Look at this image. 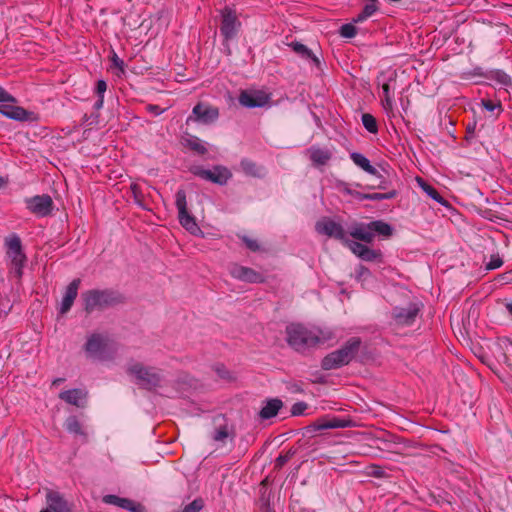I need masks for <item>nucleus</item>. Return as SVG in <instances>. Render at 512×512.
Listing matches in <instances>:
<instances>
[{
    "label": "nucleus",
    "mask_w": 512,
    "mask_h": 512,
    "mask_svg": "<svg viewBox=\"0 0 512 512\" xmlns=\"http://www.w3.org/2000/svg\"><path fill=\"white\" fill-rule=\"evenodd\" d=\"M288 344L296 351L303 352L311 347L324 344L333 338V333L321 329H309L302 324L286 327Z\"/></svg>",
    "instance_id": "obj_1"
},
{
    "label": "nucleus",
    "mask_w": 512,
    "mask_h": 512,
    "mask_svg": "<svg viewBox=\"0 0 512 512\" xmlns=\"http://www.w3.org/2000/svg\"><path fill=\"white\" fill-rule=\"evenodd\" d=\"M84 310L90 314L96 310H104L119 303L123 298L117 292L110 289H91L81 294Z\"/></svg>",
    "instance_id": "obj_2"
},
{
    "label": "nucleus",
    "mask_w": 512,
    "mask_h": 512,
    "mask_svg": "<svg viewBox=\"0 0 512 512\" xmlns=\"http://www.w3.org/2000/svg\"><path fill=\"white\" fill-rule=\"evenodd\" d=\"M361 340L350 338L340 349L326 355L321 363L324 370H333L349 364L360 350Z\"/></svg>",
    "instance_id": "obj_3"
},
{
    "label": "nucleus",
    "mask_w": 512,
    "mask_h": 512,
    "mask_svg": "<svg viewBox=\"0 0 512 512\" xmlns=\"http://www.w3.org/2000/svg\"><path fill=\"white\" fill-rule=\"evenodd\" d=\"M127 373L136 379V383L145 389H156L161 387L163 376L161 371L154 367L144 366L142 363L134 362L127 367Z\"/></svg>",
    "instance_id": "obj_4"
},
{
    "label": "nucleus",
    "mask_w": 512,
    "mask_h": 512,
    "mask_svg": "<svg viewBox=\"0 0 512 512\" xmlns=\"http://www.w3.org/2000/svg\"><path fill=\"white\" fill-rule=\"evenodd\" d=\"M176 207L178 209V219L182 227L192 235L198 236L203 232L196 222V219L188 211L186 193L180 189L176 193Z\"/></svg>",
    "instance_id": "obj_5"
},
{
    "label": "nucleus",
    "mask_w": 512,
    "mask_h": 512,
    "mask_svg": "<svg viewBox=\"0 0 512 512\" xmlns=\"http://www.w3.org/2000/svg\"><path fill=\"white\" fill-rule=\"evenodd\" d=\"M7 255L11 261L12 271L17 278L22 277L23 267L26 256L22 250L21 240L18 236L13 235L6 239Z\"/></svg>",
    "instance_id": "obj_6"
},
{
    "label": "nucleus",
    "mask_w": 512,
    "mask_h": 512,
    "mask_svg": "<svg viewBox=\"0 0 512 512\" xmlns=\"http://www.w3.org/2000/svg\"><path fill=\"white\" fill-rule=\"evenodd\" d=\"M25 204L26 208L37 217H46L53 209V200L47 194L26 198Z\"/></svg>",
    "instance_id": "obj_7"
},
{
    "label": "nucleus",
    "mask_w": 512,
    "mask_h": 512,
    "mask_svg": "<svg viewBox=\"0 0 512 512\" xmlns=\"http://www.w3.org/2000/svg\"><path fill=\"white\" fill-rule=\"evenodd\" d=\"M192 173L204 180L224 185L231 178L230 171L223 166H215L213 169H204L202 167H194Z\"/></svg>",
    "instance_id": "obj_8"
},
{
    "label": "nucleus",
    "mask_w": 512,
    "mask_h": 512,
    "mask_svg": "<svg viewBox=\"0 0 512 512\" xmlns=\"http://www.w3.org/2000/svg\"><path fill=\"white\" fill-rule=\"evenodd\" d=\"M15 104L16 102H2L0 104V114L20 122H33L37 120V116L34 112L28 111Z\"/></svg>",
    "instance_id": "obj_9"
},
{
    "label": "nucleus",
    "mask_w": 512,
    "mask_h": 512,
    "mask_svg": "<svg viewBox=\"0 0 512 512\" xmlns=\"http://www.w3.org/2000/svg\"><path fill=\"white\" fill-rule=\"evenodd\" d=\"M219 117V109L205 103H198L194 106L192 114L187 118L190 121L201 122L203 124H211Z\"/></svg>",
    "instance_id": "obj_10"
},
{
    "label": "nucleus",
    "mask_w": 512,
    "mask_h": 512,
    "mask_svg": "<svg viewBox=\"0 0 512 512\" xmlns=\"http://www.w3.org/2000/svg\"><path fill=\"white\" fill-rule=\"evenodd\" d=\"M229 274L236 280L247 282V283H263L265 282V277L258 271L239 265L237 263H232L229 266Z\"/></svg>",
    "instance_id": "obj_11"
},
{
    "label": "nucleus",
    "mask_w": 512,
    "mask_h": 512,
    "mask_svg": "<svg viewBox=\"0 0 512 512\" xmlns=\"http://www.w3.org/2000/svg\"><path fill=\"white\" fill-rule=\"evenodd\" d=\"M221 16V34L225 37V39H231L236 35L237 30L240 26V22L237 19L236 12L230 7H225L221 11Z\"/></svg>",
    "instance_id": "obj_12"
},
{
    "label": "nucleus",
    "mask_w": 512,
    "mask_h": 512,
    "mask_svg": "<svg viewBox=\"0 0 512 512\" xmlns=\"http://www.w3.org/2000/svg\"><path fill=\"white\" fill-rule=\"evenodd\" d=\"M269 99V95L261 90H243L238 98L239 103L248 108L263 107Z\"/></svg>",
    "instance_id": "obj_13"
},
{
    "label": "nucleus",
    "mask_w": 512,
    "mask_h": 512,
    "mask_svg": "<svg viewBox=\"0 0 512 512\" xmlns=\"http://www.w3.org/2000/svg\"><path fill=\"white\" fill-rule=\"evenodd\" d=\"M108 347V339L107 337L101 335V334H92L86 344H85V351L88 354L89 357L95 358V359H103L104 353Z\"/></svg>",
    "instance_id": "obj_14"
},
{
    "label": "nucleus",
    "mask_w": 512,
    "mask_h": 512,
    "mask_svg": "<svg viewBox=\"0 0 512 512\" xmlns=\"http://www.w3.org/2000/svg\"><path fill=\"white\" fill-rule=\"evenodd\" d=\"M315 228L318 233L341 240L344 243L348 239L343 227L333 220L324 218L316 223Z\"/></svg>",
    "instance_id": "obj_15"
},
{
    "label": "nucleus",
    "mask_w": 512,
    "mask_h": 512,
    "mask_svg": "<svg viewBox=\"0 0 512 512\" xmlns=\"http://www.w3.org/2000/svg\"><path fill=\"white\" fill-rule=\"evenodd\" d=\"M419 312V308L415 304L407 307H396L393 310V318L397 325L407 326L414 323Z\"/></svg>",
    "instance_id": "obj_16"
},
{
    "label": "nucleus",
    "mask_w": 512,
    "mask_h": 512,
    "mask_svg": "<svg viewBox=\"0 0 512 512\" xmlns=\"http://www.w3.org/2000/svg\"><path fill=\"white\" fill-rule=\"evenodd\" d=\"M46 500L47 508L50 509L51 512H71L69 503L57 491L48 490Z\"/></svg>",
    "instance_id": "obj_17"
},
{
    "label": "nucleus",
    "mask_w": 512,
    "mask_h": 512,
    "mask_svg": "<svg viewBox=\"0 0 512 512\" xmlns=\"http://www.w3.org/2000/svg\"><path fill=\"white\" fill-rule=\"evenodd\" d=\"M59 398L70 405L85 407L87 392L83 389L65 390L59 393Z\"/></svg>",
    "instance_id": "obj_18"
},
{
    "label": "nucleus",
    "mask_w": 512,
    "mask_h": 512,
    "mask_svg": "<svg viewBox=\"0 0 512 512\" xmlns=\"http://www.w3.org/2000/svg\"><path fill=\"white\" fill-rule=\"evenodd\" d=\"M81 280L79 278L74 279L66 288L64 297L61 302L60 313H67L78 295V289L80 286Z\"/></svg>",
    "instance_id": "obj_19"
},
{
    "label": "nucleus",
    "mask_w": 512,
    "mask_h": 512,
    "mask_svg": "<svg viewBox=\"0 0 512 512\" xmlns=\"http://www.w3.org/2000/svg\"><path fill=\"white\" fill-rule=\"evenodd\" d=\"M130 190L134 199V202L145 210H151L150 208V193L149 188H144L138 183H132L130 185Z\"/></svg>",
    "instance_id": "obj_20"
},
{
    "label": "nucleus",
    "mask_w": 512,
    "mask_h": 512,
    "mask_svg": "<svg viewBox=\"0 0 512 512\" xmlns=\"http://www.w3.org/2000/svg\"><path fill=\"white\" fill-rule=\"evenodd\" d=\"M308 152L310 160L316 167L325 166L333 156V152L330 149L315 146L311 147Z\"/></svg>",
    "instance_id": "obj_21"
},
{
    "label": "nucleus",
    "mask_w": 512,
    "mask_h": 512,
    "mask_svg": "<svg viewBox=\"0 0 512 512\" xmlns=\"http://www.w3.org/2000/svg\"><path fill=\"white\" fill-rule=\"evenodd\" d=\"M349 234L360 241L365 243H371L374 240V235H372L370 223H358L351 227Z\"/></svg>",
    "instance_id": "obj_22"
},
{
    "label": "nucleus",
    "mask_w": 512,
    "mask_h": 512,
    "mask_svg": "<svg viewBox=\"0 0 512 512\" xmlns=\"http://www.w3.org/2000/svg\"><path fill=\"white\" fill-rule=\"evenodd\" d=\"M283 407V402L278 399H269L265 402L264 406L259 411V417L262 420H268L275 417L279 410Z\"/></svg>",
    "instance_id": "obj_23"
},
{
    "label": "nucleus",
    "mask_w": 512,
    "mask_h": 512,
    "mask_svg": "<svg viewBox=\"0 0 512 512\" xmlns=\"http://www.w3.org/2000/svg\"><path fill=\"white\" fill-rule=\"evenodd\" d=\"M183 145L196 154L204 155L207 152L205 144L196 136L187 134L183 137Z\"/></svg>",
    "instance_id": "obj_24"
},
{
    "label": "nucleus",
    "mask_w": 512,
    "mask_h": 512,
    "mask_svg": "<svg viewBox=\"0 0 512 512\" xmlns=\"http://www.w3.org/2000/svg\"><path fill=\"white\" fill-rule=\"evenodd\" d=\"M348 426V422L345 420H341L338 418L325 419L321 418L315 421L314 428L315 430H325L332 428H344Z\"/></svg>",
    "instance_id": "obj_25"
},
{
    "label": "nucleus",
    "mask_w": 512,
    "mask_h": 512,
    "mask_svg": "<svg viewBox=\"0 0 512 512\" xmlns=\"http://www.w3.org/2000/svg\"><path fill=\"white\" fill-rule=\"evenodd\" d=\"M289 46L295 53L305 59H310L316 66L320 65L319 58L304 44L299 42H292Z\"/></svg>",
    "instance_id": "obj_26"
},
{
    "label": "nucleus",
    "mask_w": 512,
    "mask_h": 512,
    "mask_svg": "<svg viewBox=\"0 0 512 512\" xmlns=\"http://www.w3.org/2000/svg\"><path fill=\"white\" fill-rule=\"evenodd\" d=\"M64 425L68 432L82 436L84 439L87 438L83 425L76 416H69Z\"/></svg>",
    "instance_id": "obj_27"
},
{
    "label": "nucleus",
    "mask_w": 512,
    "mask_h": 512,
    "mask_svg": "<svg viewBox=\"0 0 512 512\" xmlns=\"http://www.w3.org/2000/svg\"><path fill=\"white\" fill-rule=\"evenodd\" d=\"M352 161L357 165L359 166L360 168H362L365 172L371 174V175H376L378 172L376 170V168H374L371 164H370V161L362 154L360 153H352L350 155Z\"/></svg>",
    "instance_id": "obj_28"
},
{
    "label": "nucleus",
    "mask_w": 512,
    "mask_h": 512,
    "mask_svg": "<svg viewBox=\"0 0 512 512\" xmlns=\"http://www.w3.org/2000/svg\"><path fill=\"white\" fill-rule=\"evenodd\" d=\"M383 96L381 99L384 110L390 114L393 112V99L391 95L390 83L386 82L382 84Z\"/></svg>",
    "instance_id": "obj_29"
},
{
    "label": "nucleus",
    "mask_w": 512,
    "mask_h": 512,
    "mask_svg": "<svg viewBox=\"0 0 512 512\" xmlns=\"http://www.w3.org/2000/svg\"><path fill=\"white\" fill-rule=\"evenodd\" d=\"M370 227L372 231V235L375 236V233L383 236H391L392 235V228L389 224L383 222V221H372L370 222Z\"/></svg>",
    "instance_id": "obj_30"
},
{
    "label": "nucleus",
    "mask_w": 512,
    "mask_h": 512,
    "mask_svg": "<svg viewBox=\"0 0 512 512\" xmlns=\"http://www.w3.org/2000/svg\"><path fill=\"white\" fill-rule=\"evenodd\" d=\"M240 165H241L242 170L248 175H251V176H260L261 175L262 168L250 160H247V159L242 160Z\"/></svg>",
    "instance_id": "obj_31"
},
{
    "label": "nucleus",
    "mask_w": 512,
    "mask_h": 512,
    "mask_svg": "<svg viewBox=\"0 0 512 512\" xmlns=\"http://www.w3.org/2000/svg\"><path fill=\"white\" fill-rule=\"evenodd\" d=\"M419 183L421 188L435 201H437L440 204H444L446 201L444 198L439 194V192L431 185L424 182L422 179H419Z\"/></svg>",
    "instance_id": "obj_32"
},
{
    "label": "nucleus",
    "mask_w": 512,
    "mask_h": 512,
    "mask_svg": "<svg viewBox=\"0 0 512 512\" xmlns=\"http://www.w3.org/2000/svg\"><path fill=\"white\" fill-rule=\"evenodd\" d=\"M397 195V192L395 190L389 191L387 193H365L364 196H360L361 199L364 200H373V201H381L386 199H392L395 198Z\"/></svg>",
    "instance_id": "obj_33"
},
{
    "label": "nucleus",
    "mask_w": 512,
    "mask_h": 512,
    "mask_svg": "<svg viewBox=\"0 0 512 512\" xmlns=\"http://www.w3.org/2000/svg\"><path fill=\"white\" fill-rule=\"evenodd\" d=\"M119 507L123 508L125 510H128L130 512H145L144 506H142L140 503H136L127 498L121 499V502L119 503Z\"/></svg>",
    "instance_id": "obj_34"
},
{
    "label": "nucleus",
    "mask_w": 512,
    "mask_h": 512,
    "mask_svg": "<svg viewBox=\"0 0 512 512\" xmlns=\"http://www.w3.org/2000/svg\"><path fill=\"white\" fill-rule=\"evenodd\" d=\"M337 189L347 195L353 196L358 200H362L360 196H364L365 193L358 192L356 190H353L350 186V184L344 182V181H338L336 184Z\"/></svg>",
    "instance_id": "obj_35"
},
{
    "label": "nucleus",
    "mask_w": 512,
    "mask_h": 512,
    "mask_svg": "<svg viewBox=\"0 0 512 512\" xmlns=\"http://www.w3.org/2000/svg\"><path fill=\"white\" fill-rule=\"evenodd\" d=\"M362 124L366 128V130L369 131L370 133H377L378 126H377L376 119L373 115H371L369 113H364L362 115Z\"/></svg>",
    "instance_id": "obj_36"
},
{
    "label": "nucleus",
    "mask_w": 512,
    "mask_h": 512,
    "mask_svg": "<svg viewBox=\"0 0 512 512\" xmlns=\"http://www.w3.org/2000/svg\"><path fill=\"white\" fill-rule=\"evenodd\" d=\"M491 78L496 80L502 85H510L511 84V78L508 74L501 70H496L491 72Z\"/></svg>",
    "instance_id": "obj_37"
},
{
    "label": "nucleus",
    "mask_w": 512,
    "mask_h": 512,
    "mask_svg": "<svg viewBox=\"0 0 512 512\" xmlns=\"http://www.w3.org/2000/svg\"><path fill=\"white\" fill-rule=\"evenodd\" d=\"M345 244L350 248V250L355 254L357 255L359 258L362 257L363 255V252L365 250V248L367 247L366 245L364 244H361L359 242H356V241H351L349 239L346 240Z\"/></svg>",
    "instance_id": "obj_38"
},
{
    "label": "nucleus",
    "mask_w": 512,
    "mask_h": 512,
    "mask_svg": "<svg viewBox=\"0 0 512 512\" xmlns=\"http://www.w3.org/2000/svg\"><path fill=\"white\" fill-rule=\"evenodd\" d=\"M204 507V501L201 498L194 499L191 503L186 505L182 512H200Z\"/></svg>",
    "instance_id": "obj_39"
},
{
    "label": "nucleus",
    "mask_w": 512,
    "mask_h": 512,
    "mask_svg": "<svg viewBox=\"0 0 512 512\" xmlns=\"http://www.w3.org/2000/svg\"><path fill=\"white\" fill-rule=\"evenodd\" d=\"M339 33L344 38H353L357 34V29L352 23H348L341 26Z\"/></svg>",
    "instance_id": "obj_40"
},
{
    "label": "nucleus",
    "mask_w": 512,
    "mask_h": 512,
    "mask_svg": "<svg viewBox=\"0 0 512 512\" xmlns=\"http://www.w3.org/2000/svg\"><path fill=\"white\" fill-rule=\"evenodd\" d=\"M381 256L382 255L379 250H373L369 247H366L361 259L364 261H374V260L381 258Z\"/></svg>",
    "instance_id": "obj_41"
},
{
    "label": "nucleus",
    "mask_w": 512,
    "mask_h": 512,
    "mask_svg": "<svg viewBox=\"0 0 512 512\" xmlns=\"http://www.w3.org/2000/svg\"><path fill=\"white\" fill-rule=\"evenodd\" d=\"M229 436L228 428L226 425L220 426L214 433L213 439L218 442H224Z\"/></svg>",
    "instance_id": "obj_42"
},
{
    "label": "nucleus",
    "mask_w": 512,
    "mask_h": 512,
    "mask_svg": "<svg viewBox=\"0 0 512 512\" xmlns=\"http://www.w3.org/2000/svg\"><path fill=\"white\" fill-rule=\"evenodd\" d=\"M369 475L376 477V478H385L387 477V474L385 473L384 469L376 464H372L369 466Z\"/></svg>",
    "instance_id": "obj_43"
},
{
    "label": "nucleus",
    "mask_w": 512,
    "mask_h": 512,
    "mask_svg": "<svg viewBox=\"0 0 512 512\" xmlns=\"http://www.w3.org/2000/svg\"><path fill=\"white\" fill-rule=\"evenodd\" d=\"M242 241L245 243L246 247L253 252H256L260 249V246H259L257 240H255V239H251L247 236H243Z\"/></svg>",
    "instance_id": "obj_44"
},
{
    "label": "nucleus",
    "mask_w": 512,
    "mask_h": 512,
    "mask_svg": "<svg viewBox=\"0 0 512 512\" xmlns=\"http://www.w3.org/2000/svg\"><path fill=\"white\" fill-rule=\"evenodd\" d=\"M482 105L488 111H494L496 108H501V103L499 101L495 102L490 99H483Z\"/></svg>",
    "instance_id": "obj_45"
},
{
    "label": "nucleus",
    "mask_w": 512,
    "mask_h": 512,
    "mask_svg": "<svg viewBox=\"0 0 512 512\" xmlns=\"http://www.w3.org/2000/svg\"><path fill=\"white\" fill-rule=\"evenodd\" d=\"M121 499L122 498L119 496L109 494V495H105L102 500L106 504L115 505V506L119 507V503L121 502Z\"/></svg>",
    "instance_id": "obj_46"
},
{
    "label": "nucleus",
    "mask_w": 512,
    "mask_h": 512,
    "mask_svg": "<svg viewBox=\"0 0 512 512\" xmlns=\"http://www.w3.org/2000/svg\"><path fill=\"white\" fill-rule=\"evenodd\" d=\"M2 102H17V99L0 86V104Z\"/></svg>",
    "instance_id": "obj_47"
},
{
    "label": "nucleus",
    "mask_w": 512,
    "mask_h": 512,
    "mask_svg": "<svg viewBox=\"0 0 512 512\" xmlns=\"http://www.w3.org/2000/svg\"><path fill=\"white\" fill-rule=\"evenodd\" d=\"M306 408H307L306 403L298 402L292 406L291 413H292V415H300L305 411Z\"/></svg>",
    "instance_id": "obj_48"
},
{
    "label": "nucleus",
    "mask_w": 512,
    "mask_h": 512,
    "mask_svg": "<svg viewBox=\"0 0 512 512\" xmlns=\"http://www.w3.org/2000/svg\"><path fill=\"white\" fill-rule=\"evenodd\" d=\"M377 9L378 7L376 6V2H371L364 6L362 12L369 18L377 11Z\"/></svg>",
    "instance_id": "obj_49"
},
{
    "label": "nucleus",
    "mask_w": 512,
    "mask_h": 512,
    "mask_svg": "<svg viewBox=\"0 0 512 512\" xmlns=\"http://www.w3.org/2000/svg\"><path fill=\"white\" fill-rule=\"evenodd\" d=\"M290 458H291V454L290 453H287L285 455H280L276 459L275 467L276 468H281L282 466H284L289 461Z\"/></svg>",
    "instance_id": "obj_50"
},
{
    "label": "nucleus",
    "mask_w": 512,
    "mask_h": 512,
    "mask_svg": "<svg viewBox=\"0 0 512 512\" xmlns=\"http://www.w3.org/2000/svg\"><path fill=\"white\" fill-rule=\"evenodd\" d=\"M106 89H107V84L104 80L97 81L96 93L99 97L104 96Z\"/></svg>",
    "instance_id": "obj_51"
},
{
    "label": "nucleus",
    "mask_w": 512,
    "mask_h": 512,
    "mask_svg": "<svg viewBox=\"0 0 512 512\" xmlns=\"http://www.w3.org/2000/svg\"><path fill=\"white\" fill-rule=\"evenodd\" d=\"M111 60L115 67L119 68L122 72L124 71V62L116 55V53H113Z\"/></svg>",
    "instance_id": "obj_52"
},
{
    "label": "nucleus",
    "mask_w": 512,
    "mask_h": 512,
    "mask_svg": "<svg viewBox=\"0 0 512 512\" xmlns=\"http://www.w3.org/2000/svg\"><path fill=\"white\" fill-rule=\"evenodd\" d=\"M502 260L497 258V259H492L488 264H487V269L489 270H492V269H496V268H499L501 265H502Z\"/></svg>",
    "instance_id": "obj_53"
},
{
    "label": "nucleus",
    "mask_w": 512,
    "mask_h": 512,
    "mask_svg": "<svg viewBox=\"0 0 512 512\" xmlns=\"http://www.w3.org/2000/svg\"><path fill=\"white\" fill-rule=\"evenodd\" d=\"M147 109H148V111H150L156 115H159L163 112V110L157 105H148Z\"/></svg>",
    "instance_id": "obj_54"
},
{
    "label": "nucleus",
    "mask_w": 512,
    "mask_h": 512,
    "mask_svg": "<svg viewBox=\"0 0 512 512\" xmlns=\"http://www.w3.org/2000/svg\"><path fill=\"white\" fill-rule=\"evenodd\" d=\"M368 17L361 11L354 19L353 21L355 23H360V22H363L367 19Z\"/></svg>",
    "instance_id": "obj_55"
},
{
    "label": "nucleus",
    "mask_w": 512,
    "mask_h": 512,
    "mask_svg": "<svg viewBox=\"0 0 512 512\" xmlns=\"http://www.w3.org/2000/svg\"><path fill=\"white\" fill-rule=\"evenodd\" d=\"M216 371H217V373L219 374V376H220L221 378H226V377H227V375H228V372L225 370V368H224V367H217V368H216Z\"/></svg>",
    "instance_id": "obj_56"
},
{
    "label": "nucleus",
    "mask_w": 512,
    "mask_h": 512,
    "mask_svg": "<svg viewBox=\"0 0 512 512\" xmlns=\"http://www.w3.org/2000/svg\"><path fill=\"white\" fill-rule=\"evenodd\" d=\"M103 102H104V96H101L98 98V100L95 102L94 104V107L96 109H100L102 106H103Z\"/></svg>",
    "instance_id": "obj_57"
},
{
    "label": "nucleus",
    "mask_w": 512,
    "mask_h": 512,
    "mask_svg": "<svg viewBox=\"0 0 512 512\" xmlns=\"http://www.w3.org/2000/svg\"><path fill=\"white\" fill-rule=\"evenodd\" d=\"M262 512H274V510H272L270 505L266 503L262 507Z\"/></svg>",
    "instance_id": "obj_58"
},
{
    "label": "nucleus",
    "mask_w": 512,
    "mask_h": 512,
    "mask_svg": "<svg viewBox=\"0 0 512 512\" xmlns=\"http://www.w3.org/2000/svg\"><path fill=\"white\" fill-rule=\"evenodd\" d=\"M63 381H64V379H62V378H57V379H55V380L53 381L52 385H59V384H60L61 382H63Z\"/></svg>",
    "instance_id": "obj_59"
},
{
    "label": "nucleus",
    "mask_w": 512,
    "mask_h": 512,
    "mask_svg": "<svg viewBox=\"0 0 512 512\" xmlns=\"http://www.w3.org/2000/svg\"><path fill=\"white\" fill-rule=\"evenodd\" d=\"M506 309L512 315V303L506 304Z\"/></svg>",
    "instance_id": "obj_60"
},
{
    "label": "nucleus",
    "mask_w": 512,
    "mask_h": 512,
    "mask_svg": "<svg viewBox=\"0 0 512 512\" xmlns=\"http://www.w3.org/2000/svg\"><path fill=\"white\" fill-rule=\"evenodd\" d=\"M5 183L6 181L2 177H0V187L4 186Z\"/></svg>",
    "instance_id": "obj_61"
},
{
    "label": "nucleus",
    "mask_w": 512,
    "mask_h": 512,
    "mask_svg": "<svg viewBox=\"0 0 512 512\" xmlns=\"http://www.w3.org/2000/svg\"><path fill=\"white\" fill-rule=\"evenodd\" d=\"M366 272H368V270L365 267H361V275Z\"/></svg>",
    "instance_id": "obj_62"
},
{
    "label": "nucleus",
    "mask_w": 512,
    "mask_h": 512,
    "mask_svg": "<svg viewBox=\"0 0 512 512\" xmlns=\"http://www.w3.org/2000/svg\"><path fill=\"white\" fill-rule=\"evenodd\" d=\"M40 512H51V511H50V509L46 508V509L41 510Z\"/></svg>",
    "instance_id": "obj_63"
},
{
    "label": "nucleus",
    "mask_w": 512,
    "mask_h": 512,
    "mask_svg": "<svg viewBox=\"0 0 512 512\" xmlns=\"http://www.w3.org/2000/svg\"><path fill=\"white\" fill-rule=\"evenodd\" d=\"M395 77H396V74H394V77L392 78H389V82L392 81V80H395Z\"/></svg>",
    "instance_id": "obj_64"
}]
</instances>
